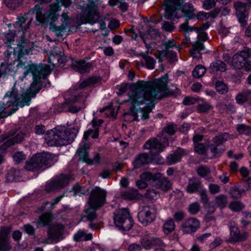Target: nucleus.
Masks as SVG:
<instances>
[{
	"mask_svg": "<svg viewBox=\"0 0 251 251\" xmlns=\"http://www.w3.org/2000/svg\"><path fill=\"white\" fill-rule=\"evenodd\" d=\"M29 73L32 74L33 81L25 94L19 93L14 85L11 91L6 93L3 101H0V119L13 114L18 109V106L29 105L31 98L35 97L41 89L40 79H45L50 71L47 65L31 64L24 72L23 78Z\"/></svg>",
	"mask_w": 251,
	"mask_h": 251,
	"instance_id": "f257e3e1",
	"label": "nucleus"
},
{
	"mask_svg": "<svg viewBox=\"0 0 251 251\" xmlns=\"http://www.w3.org/2000/svg\"><path fill=\"white\" fill-rule=\"evenodd\" d=\"M152 99H148L144 92L139 90H134L129 95L128 101L130 106L128 111L124 113L123 116L126 121L129 122L133 121H139L138 113H142L141 118L143 120L149 118V114L154 107V103L151 101Z\"/></svg>",
	"mask_w": 251,
	"mask_h": 251,
	"instance_id": "f03ea898",
	"label": "nucleus"
},
{
	"mask_svg": "<svg viewBox=\"0 0 251 251\" xmlns=\"http://www.w3.org/2000/svg\"><path fill=\"white\" fill-rule=\"evenodd\" d=\"M168 75L166 74L159 79L153 81H142L138 82V86L135 90L143 91L144 94L148 99H161L169 95L174 94V90L167 87Z\"/></svg>",
	"mask_w": 251,
	"mask_h": 251,
	"instance_id": "7ed1b4c3",
	"label": "nucleus"
},
{
	"mask_svg": "<svg viewBox=\"0 0 251 251\" xmlns=\"http://www.w3.org/2000/svg\"><path fill=\"white\" fill-rule=\"evenodd\" d=\"M184 0H164V5L165 6L164 16L165 19L169 20L173 24L177 23L178 20L181 17L178 12L181 10L186 18L185 22L189 20L195 18V15L194 13L195 9L192 4L188 3V8H182V4Z\"/></svg>",
	"mask_w": 251,
	"mask_h": 251,
	"instance_id": "20e7f679",
	"label": "nucleus"
},
{
	"mask_svg": "<svg viewBox=\"0 0 251 251\" xmlns=\"http://www.w3.org/2000/svg\"><path fill=\"white\" fill-rule=\"evenodd\" d=\"M106 192L100 187H96L91 191L88 203L89 207L85 209V215L83 218H86L89 221H92L97 217L96 210L102 206L105 202Z\"/></svg>",
	"mask_w": 251,
	"mask_h": 251,
	"instance_id": "39448f33",
	"label": "nucleus"
},
{
	"mask_svg": "<svg viewBox=\"0 0 251 251\" xmlns=\"http://www.w3.org/2000/svg\"><path fill=\"white\" fill-rule=\"evenodd\" d=\"M57 161V156L49 152L38 153L34 154L26 161L25 168L28 171L45 170L53 165Z\"/></svg>",
	"mask_w": 251,
	"mask_h": 251,
	"instance_id": "423d86ee",
	"label": "nucleus"
},
{
	"mask_svg": "<svg viewBox=\"0 0 251 251\" xmlns=\"http://www.w3.org/2000/svg\"><path fill=\"white\" fill-rule=\"evenodd\" d=\"M56 7L53 4L50 8L44 14H42V8L40 5H36L34 8L28 11L29 14H35L36 21L39 25L42 26L50 25V29L56 34V29H58V26L54 22L58 19L59 14L53 10L52 6Z\"/></svg>",
	"mask_w": 251,
	"mask_h": 251,
	"instance_id": "0eeeda50",
	"label": "nucleus"
},
{
	"mask_svg": "<svg viewBox=\"0 0 251 251\" xmlns=\"http://www.w3.org/2000/svg\"><path fill=\"white\" fill-rule=\"evenodd\" d=\"M33 48V43L22 40L16 48H10L4 52V55L6 56L8 62L10 59L12 61H16L24 55L29 54Z\"/></svg>",
	"mask_w": 251,
	"mask_h": 251,
	"instance_id": "6e6552de",
	"label": "nucleus"
},
{
	"mask_svg": "<svg viewBox=\"0 0 251 251\" xmlns=\"http://www.w3.org/2000/svg\"><path fill=\"white\" fill-rule=\"evenodd\" d=\"M89 4L86 7H83L82 10L84 21L82 23L94 24L98 22L100 24V29L104 30L106 28V25L103 20H100L99 13L98 12V5L93 0H88Z\"/></svg>",
	"mask_w": 251,
	"mask_h": 251,
	"instance_id": "1a4fd4ad",
	"label": "nucleus"
},
{
	"mask_svg": "<svg viewBox=\"0 0 251 251\" xmlns=\"http://www.w3.org/2000/svg\"><path fill=\"white\" fill-rule=\"evenodd\" d=\"M114 221L119 229L125 231L130 230L133 224V221L127 209L117 210L114 214Z\"/></svg>",
	"mask_w": 251,
	"mask_h": 251,
	"instance_id": "9d476101",
	"label": "nucleus"
},
{
	"mask_svg": "<svg viewBox=\"0 0 251 251\" xmlns=\"http://www.w3.org/2000/svg\"><path fill=\"white\" fill-rule=\"evenodd\" d=\"M65 226L62 224L54 223L50 225L48 229V238L44 240V243L49 244V241L50 240L56 243L64 238Z\"/></svg>",
	"mask_w": 251,
	"mask_h": 251,
	"instance_id": "9b49d317",
	"label": "nucleus"
},
{
	"mask_svg": "<svg viewBox=\"0 0 251 251\" xmlns=\"http://www.w3.org/2000/svg\"><path fill=\"white\" fill-rule=\"evenodd\" d=\"M156 212L157 209L154 204L143 206L138 212V220L142 224L147 225L155 220Z\"/></svg>",
	"mask_w": 251,
	"mask_h": 251,
	"instance_id": "f8f14e48",
	"label": "nucleus"
},
{
	"mask_svg": "<svg viewBox=\"0 0 251 251\" xmlns=\"http://www.w3.org/2000/svg\"><path fill=\"white\" fill-rule=\"evenodd\" d=\"M71 177L70 175L61 174L46 185V190L49 192L59 191L67 186L70 183Z\"/></svg>",
	"mask_w": 251,
	"mask_h": 251,
	"instance_id": "ddd939ff",
	"label": "nucleus"
},
{
	"mask_svg": "<svg viewBox=\"0 0 251 251\" xmlns=\"http://www.w3.org/2000/svg\"><path fill=\"white\" fill-rule=\"evenodd\" d=\"M248 52L244 51L235 54L232 57V66L236 69H244L246 71L251 70V61L249 60Z\"/></svg>",
	"mask_w": 251,
	"mask_h": 251,
	"instance_id": "4468645a",
	"label": "nucleus"
},
{
	"mask_svg": "<svg viewBox=\"0 0 251 251\" xmlns=\"http://www.w3.org/2000/svg\"><path fill=\"white\" fill-rule=\"evenodd\" d=\"M78 131V128L73 127L67 129L62 128H58V140L62 141L63 144H58V146H65L72 143L76 137Z\"/></svg>",
	"mask_w": 251,
	"mask_h": 251,
	"instance_id": "2eb2a0df",
	"label": "nucleus"
},
{
	"mask_svg": "<svg viewBox=\"0 0 251 251\" xmlns=\"http://www.w3.org/2000/svg\"><path fill=\"white\" fill-rule=\"evenodd\" d=\"M169 146L168 139L166 137H162L159 140L157 138H152L148 140L144 145L145 149L154 151L156 153L161 152Z\"/></svg>",
	"mask_w": 251,
	"mask_h": 251,
	"instance_id": "dca6fc26",
	"label": "nucleus"
},
{
	"mask_svg": "<svg viewBox=\"0 0 251 251\" xmlns=\"http://www.w3.org/2000/svg\"><path fill=\"white\" fill-rule=\"evenodd\" d=\"M249 5L247 2L244 3L241 1H237L233 4V7L236 11V15L242 26H245L247 25L249 10H250L248 8Z\"/></svg>",
	"mask_w": 251,
	"mask_h": 251,
	"instance_id": "f3484780",
	"label": "nucleus"
},
{
	"mask_svg": "<svg viewBox=\"0 0 251 251\" xmlns=\"http://www.w3.org/2000/svg\"><path fill=\"white\" fill-rule=\"evenodd\" d=\"M230 229V237L229 242L230 243H236L243 242L246 240L249 236L247 232H240L236 224L234 222H230L229 223Z\"/></svg>",
	"mask_w": 251,
	"mask_h": 251,
	"instance_id": "a211bd4d",
	"label": "nucleus"
},
{
	"mask_svg": "<svg viewBox=\"0 0 251 251\" xmlns=\"http://www.w3.org/2000/svg\"><path fill=\"white\" fill-rule=\"evenodd\" d=\"M208 39L207 34L204 32L198 33L197 41L193 44V48L190 53L193 58L199 59L201 58L200 51L204 49V46L201 42H204Z\"/></svg>",
	"mask_w": 251,
	"mask_h": 251,
	"instance_id": "6ab92c4d",
	"label": "nucleus"
},
{
	"mask_svg": "<svg viewBox=\"0 0 251 251\" xmlns=\"http://www.w3.org/2000/svg\"><path fill=\"white\" fill-rule=\"evenodd\" d=\"M11 228L8 226L2 227L0 229V250L9 251L11 249L8 239Z\"/></svg>",
	"mask_w": 251,
	"mask_h": 251,
	"instance_id": "aec40b11",
	"label": "nucleus"
},
{
	"mask_svg": "<svg viewBox=\"0 0 251 251\" xmlns=\"http://www.w3.org/2000/svg\"><path fill=\"white\" fill-rule=\"evenodd\" d=\"M199 227V221L194 218H191L186 220L181 225L182 231L187 234L195 232Z\"/></svg>",
	"mask_w": 251,
	"mask_h": 251,
	"instance_id": "412c9836",
	"label": "nucleus"
},
{
	"mask_svg": "<svg viewBox=\"0 0 251 251\" xmlns=\"http://www.w3.org/2000/svg\"><path fill=\"white\" fill-rule=\"evenodd\" d=\"M210 25V23L207 22L202 24L198 28L189 26L188 21H186L179 25V29L180 31H183L186 33L195 30L196 31L197 33H200L201 31L203 32L204 30L207 29L209 27Z\"/></svg>",
	"mask_w": 251,
	"mask_h": 251,
	"instance_id": "4be33fe9",
	"label": "nucleus"
},
{
	"mask_svg": "<svg viewBox=\"0 0 251 251\" xmlns=\"http://www.w3.org/2000/svg\"><path fill=\"white\" fill-rule=\"evenodd\" d=\"M154 187L159 189L164 192H167L171 190L172 187L171 181L167 177L160 176L156 179L155 183H153Z\"/></svg>",
	"mask_w": 251,
	"mask_h": 251,
	"instance_id": "5701e85b",
	"label": "nucleus"
},
{
	"mask_svg": "<svg viewBox=\"0 0 251 251\" xmlns=\"http://www.w3.org/2000/svg\"><path fill=\"white\" fill-rule=\"evenodd\" d=\"M184 150L178 148L172 153L169 154L166 157V162L169 165H172L179 162L182 157L185 154Z\"/></svg>",
	"mask_w": 251,
	"mask_h": 251,
	"instance_id": "b1692460",
	"label": "nucleus"
},
{
	"mask_svg": "<svg viewBox=\"0 0 251 251\" xmlns=\"http://www.w3.org/2000/svg\"><path fill=\"white\" fill-rule=\"evenodd\" d=\"M58 135V128H55L54 130L48 131L45 137L46 142L50 145L58 146V144H63L62 141L58 140L57 136Z\"/></svg>",
	"mask_w": 251,
	"mask_h": 251,
	"instance_id": "393cba45",
	"label": "nucleus"
},
{
	"mask_svg": "<svg viewBox=\"0 0 251 251\" xmlns=\"http://www.w3.org/2000/svg\"><path fill=\"white\" fill-rule=\"evenodd\" d=\"M202 187L201 182L197 178H190L188 179V185L186 190L188 193H194L199 192Z\"/></svg>",
	"mask_w": 251,
	"mask_h": 251,
	"instance_id": "a878e982",
	"label": "nucleus"
},
{
	"mask_svg": "<svg viewBox=\"0 0 251 251\" xmlns=\"http://www.w3.org/2000/svg\"><path fill=\"white\" fill-rule=\"evenodd\" d=\"M151 162L149 156L146 153H142L138 155L133 162L134 169L141 168L144 165L149 164Z\"/></svg>",
	"mask_w": 251,
	"mask_h": 251,
	"instance_id": "bb28decb",
	"label": "nucleus"
},
{
	"mask_svg": "<svg viewBox=\"0 0 251 251\" xmlns=\"http://www.w3.org/2000/svg\"><path fill=\"white\" fill-rule=\"evenodd\" d=\"M91 67V64L85 61L75 62V64L73 65V68L81 74L89 72Z\"/></svg>",
	"mask_w": 251,
	"mask_h": 251,
	"instance_id": "cd10ccee",
	"label": "nucleus"
},
{
	"mask_svg": "<svg viewBox=\"0 0 251 251\" xmlns=\"http://www.w3.org/2000/svg\"><path fill=\"white\" fill-rule=\"evenodd\" d=\"M61 21L62 22L60 25L58 26V29H56V35L57 37H63L65 33L67 31L68 21L69 20L67 13H63L62 15Z\"/></svg>",
	"mask_w": 251,
	"mask_h": 251,
	"instance_id": "c85d7f7f",
	"label": "nucleus"
},
{
	"mask_svg": "<svg viewBox=\"0 0 251 251\" xmlns=\"http://www.w3.org/2000/svg\"><path fill=\"white\" fill-rule=\"evenodd\" d=\"M226 64L223 61L217 60L212 62L210 64L209 72L212 74H215L218 71L223 72L226 70Z\"/></svg>",
	"mask_w": 251,
	"mask_h": 251,
	"instance_id": "c756f323",
	"label": "nucleus"
},
{
	"mask_svg": "<svg viewBox=\"0 0 251 251\" xmlns=\"http://www.w3.org/2000/svg\"><path fill=\"white\" fill-rule=\"evenodd\" d=\"M160 176V173L152 174L151 173L145 172L140 175V179L154 186L153 183H155L156 179Z\"/></svg>",
	"mask_w": 251,
	"mask_h": 251,
	"instance_id": "7c9ffc66",
	"label": "nucleus"
},
{
	"mask_svg": "<svg viewBox=\"0 0 251 251\" xmlns=\"http://www.w3.org/2000/svg\"><path fill=\"white\" fill-rule=\"evenodd\" d=\"M89 148L90 144L84 143L78 148L77 151V153L79 156V159L86 163L89 158L88 151Z\"/></svg>",
	"mask_w": 251,
	"mask_h": 251,
	"instance_id": "2f4dec72",
	"label": "nucleus"
},
{
	"mask_svg": "<svg viewBox=\"0 0 251 251\" xmlns=\"http://www.w3.org/2000/svg\"><path fill=\"white\" fill-rule=\"evenodd\" d=\"M53 219V215L51 213H45L39 217L38 222L39 225H42L43 226L49 225Z\"/></svg>",
	"mask_w": 251,
	"mask_h": 251,
	"instance_id": "473e14b6",
	"label": "nucleus"
},
{
	"mask_svg": "<svg viewBox=\"0 0 251 251\" xmlns=\"http://www.w3.org/2000/svg\"><path fill=\"white\" fill-rule=\"evenodd\" d=\"M251 94V90H246L238 94L235 98L237 103L240 104H243L248 99H250Z\"/></svg>",
	"mask_w": 251,
	"mask_h": 251,
	"instance_id": "72a5a7b5",
	"label": "nucleus"
},
{
	"mask_svg": "<svg viewBox=\"0 0 251 251\" xmlns=\"http://www.w3.org/2000/svg\"><path fill=\"white\" fill-rule=\"evenodd\" d=\"M92 238V234L91 233L86 234L81 230H79L74 236V239L75 241H88L91 240Z\"/></svg>",
	"mask_w": 251,
	"mask_h": 251,
	"instance_id": "f704fd0d",
	"label": "nucleus"
},
{
	"mask_svg": "<svg viewBox=\"0 0 251 251\" xmlns=\"http://www.w3.org/2000/svg\"><path fill=\"white\" fill-rule=\"evenodd\" d=\"M138 195V190L134 189H130L127 191L122 192L121 194L123 198L129 200L136 199Z\"/></svg>",
	"mask_w": 251,
	"mask_h": 251,
	"instance_id": "c9c22d12",
	"label": "nucleus"
},
{
	"mask_svg": "<svg viewBox=\"0 0 251 251\" xmlns=\"http://www.w3.org/2000/svg\"><path fill=\"white\" fill-rule=\"evenodd\" d=\"M5 61L6 62V64L1 63L0 66V77L2 75H6L10 72H12V70L10 68L9 65L12 64V62H14V61H12L10 59L9 61L8 62L6 59L7 57L5 55Z\"/></svg>",
	"mask_w": 251,
	"mask_h": 251,
	"instance_id": "e433bc0d",
	"label": "nucleus"
},
{
	"mask_svg": "<svg viewBox=\"0 0 251 251\" xmlns=\"http://www.w3.org/2000/svg\"><path fill=\"white\" fill-rule=\"evenodd\" d=\"M215 88L218 93L224 95L228 91V87L226 84L223 81H217L215 83Z\"/></svg>",
	"mask_w": 251,
	"mask_h": 251,
	"instance_id": "4c0bfd02",
	"label": "nucleus"
},
{
	"mask_svg": "<svg viewBox=\"0 0 251 251\" xmlns=\"http://www.w3.org/2000/svg\"><path fill=\"white\" fill-rule=\"evenodd\" d=\"M175 228V225L173 219H170L166 221L163 227V231L165 234H169Z\"/></svg>",
	"mask_w": 251,
	"mask_h": 251,
	"instance_id": "58836bf2",
	"label": "nucleus"
},
{
	"mask_svg": "<svg viewBox=\"0 0 251 251\" xmlns=\"http://www.w3.org/2000/svg\"><path fill=\"white\" fill-rule=\"evenodd\" d=\"M140 55L145 60L146 65L148 68L152 69L154 68L155 60L152 57L148 55L144 52H141Z\"/></svg>",
	"mask_w": 251,
	"mask_h": 251,
	"instance_id": "ea45409f",
	"label": "nucleus"
},
{
	"mask_svg": "<svg viewBox=\"0 0 251 251\" xmlns=\"http://www.w3.org/2000/svg\"><path fill=\"white\" fill-rule=\"evenodd\" d=\"M215 202L217 205L223 209L226 207L227 203V197L225 195H220L215 198Z\"/></svg>",
	"mask_w": 251,
	"mask_h": 251,
	"instance_id": "a19ab883",
	"label": "nucleus"
},
{
	"mask_svg": "<svg viewBox=\"0 0 251 251\" xmlns=\"http://www.w3.org/2000/svg\"><path fill=\"white\" fill-rule=\"evenodd\" d=\"M228 138V134L227 133H224L214 137L212 139V141L213 143L217 145V146H220L223 143L226 142Z\"/></svg>",
	"mask_w": 251,
	"mask_h": 251,
	"instance_id": "79ce46f5",
	"label": "nucleus"
},
{
	"mask_svg": "<svg viewBox=\"0 0 251 251\" xmlns=\"http://www.w3.org/2000/svg\"><path fill=\"white\" fill-rule=\"evenodd\" d=\"M237 131L240 134L249 135L251 134V126L244 125L239 124L237 126Z\"/></svg>",
	"mask_w": 251,
	"mask_h": 251,
	"instance_id": "37998d69",
	"label": "nucleus"
},
{
	"mask_svg": "<svg viewBox=\"0 0 251 251\" xmlns=\"http://www.w3.org/2000/svg\"><path fill=\"white\" fill-rule=\"evenodd\" d=\"M15 38V34L11 32L4 34L3 41L5 44L8 47L9 50L10 48H12L11 45L14 43Z\"/></svg>",
	"mask_w": 251,
	"mask_h": 251,
	"instance_id": "c03bdc74",
	"label": "nucleus"
},
{
	"mask_svg": "<svg viewBox=\"0 0 251 251\" xmlns=\"http://www.w3.org/2000/svg\"><path fill=\"white\" fill-rule=\"evenodd\" d=\"M206 72V69L202 65H197L193 71L192 74L194 77L200 78Z\"/></svg>",
	"mask_w": 251,
	"mask_h": 251,
	"instance_id": "a18cd8bd",
	"label": "nucleus"
},
{
	"mask_svg": "<svg viewBox=\"0 0 251 251\" xmlns=\"http://www.w3.org/2000/svg\"><path fill=\"white\" fill-rule=\"evenodd\" d=\"M161 54H164L170 63L177 61L176 52L173 50H162Z\"/></svg>",
	"mask_w": 251,
	"mask_h": 251,
	"instance_id": "49530a36",
	"label": "nucleus"
},
{
	"mask_svg": "<svg viewBox=\"0 0 251 251\" xmlns=\"http://www.w3.org/2000/svg\"><path fill=\"white\" fill-rule=\"evenodd\" d=\"M6 6L11 9H15L22 3L23 0H3Z\"/></svg>",
	"mask_w": 251,
	"mask_h": 251,
	"instance_id": "de8ad7c7",
	"label": "nucleus"
},
{
	"mask_svg": "<svg viewBox=\"0 0 251 251\" xmlns=\"http://www.w3.org/2000/svg\"><path fill=\"white\" fill-rule=\"evenodd\" d=\"M219 146L215 144H211L208 146L211 152L213 153V156L214 157H219L224 152V150H220L218 148Z\"/></svg>",
	"mask_w": 251,
	"mask_h": 251,
	"instance_id": "09e8293b",
	"label": "nucleus"
},
{
	"mask_svg": "<svg viewBox=\"0 0 251 251\" xmlns=\"http://www.w3.org/2000/svg\"><path fill=\"white\" fill-rule=\"evenodd\" d=\"M59 59V53L51 52L48 57V62L53 66L57 67L58 63L56 62Z\"/></svg>",
	"mask_w": 251,
	"mask_h": 251,
	"instance_id": "8fccbe9b",
	"label": "nucleus"
},
{
	"mask_svg": "<svg viewBox=\"0 0 251 251\" xmlns=\"http://www.w3.org/2000/svg\"><path fill=\"white\" fill-rule=\"evenodd\" d=\"M199 195L200 196L201 201L203 203V207L207 206L208 203L209 202V200L206 190L203 189L200 191Z\"/></svg>",
	"mask_w": 251,
	"mask_h": 251,
	"instance_id": "3c124183",
	"label": "nucleus"
},
{
	"mask_svg": "<svg viewBox=\"0 0 251 251\" xmlns=\"http://www.w3.org/2000/svg\"><path fill=\"white\" fill-rule=\"evenodd\" d=\"M229 208L233 211H239L243 209L244 205L239 201H232L229 205Z\"/></svg>",
	"mask_w": 251,
	"mask_h": 251,
	"instance_id": "603ef678",
	"label": "nucleus"
},
{
	"mask_svg": "<svg viewBox=\"0 0 251 251\" xmlns=\"http://www.w3.org/2000/svg\"><path fill=\"white\" fill-rule=\"evenodd\" d=\"M243 192H244V190H240L237 187H234L230 190L229 194L232 198L238 199L241 197Z\"/></svg>",
	"mask_w": 251,
	"mask_h": 251,
	"instance_id": "864d4df0",
	"label": "nucleus"
},
{
	"mask_svg": "<svg viewBox=\"0 0 251 251\" xmlns=\"http://www.w3.org/2000/svg\"><path fill=\"white\" fill-rule=\"evenodd\" d=\"M197 173L201 177H204L210 174V171L208 167L201 166L197 169Z\"/></svg>",
	"mask_w": 251,
	"mask_h": 251,
	"instance_id": "5fc2aeb1",
	"label": "nucleus"
},
{
	"mask_svg": "<svg viewBox=\"0 0 251 251\" xmlns=\"http://www.w3.org/2000/svg\"><path fill=\"white\" fill-rule=\"evenodd\" d=\"M148 35H150L151 38H155L160 36V33L158 29L151 26H149L147 30Z\"/></svg>",
	"mask_w": 251,
	"mask_h": 251,
	"instance_id": "6e6d98bb",
	"label": "nucleus"
},
{
	"mask_svg": "<svg viewBox=\"0 0 251 251\" xmlns=\"http://www.w3.org/2000/svg\"><path fill=\"white\" fill-rule=\"evenodd\" d=\"M212 108V106L207 103H201L197 106L198 111L201 113H206Z\"/></svg>",
	"mask_w": 251,
	"mask_h": 251,
	"instance_id": "4d7b16f0",
	"label": "nucleus"
},
{
	"mask_svg": "<svg viewBox=\"0 0 251 251\" xmlns=\"http://www.w3.org/2000/svg\"><path fill=\"white\" fill-rule=\"evenodd\" d=\"M85 107V104L84 103V102L80 106H73L70 105L68 107L67 111L73 114L77 113L80 110L82 109H83Z\"/></svg>",
	"mask_w": 251,
	"mask_h": 251,
	"instance_id": "13d9d810",
	"label": "nucleus"
},
{
	"mask_svg": "<svg viewBox=\"0 0 251 251\" xmlns=\"http://www.w3.org/2000/svg\"><path fill=\"white\" fill-rule=\"evenodd\" d=\"M25 136V134L24 133L20 132L14 137L9 140L13 142V145L15 144H18L23 141L24 139Z\"/></svg>",
	"mask_w": 251,
	"mask_h": 251,
	"instance_id": "bf43d9fd",
	"label": "nucleus"
},
{
	"mask_svg": "<svg viewBox=\"0 0 251 251\" xmlns=\"http://www.w3.org/2000/svg\"><path fill=\"white\" fill-rule=\"evenodd\" d=\"M188 209L189 212L191 214L195 215L200 211V205L199 203L195 202L190 204Z\"/></svg>",
	"mask_w": 251,
	"mask_h": 251,
	"instance_id": "052dcab7",
	"label": "nucleus"
},
{
	"mask_svg": "<svg viewBox=\"0 0 251 251\" xmlns=\"http://www.w3.org/2000/svg\"><path fill=\"white\" fill-rule=\"evenodd\" d=\"M23 231L30 236L35 235V229L34 227L29 224L25 225L22 228Z\"/></svg>",
	"mask_w": 251,
	"mask_h": 251,
	"instance_id": "680f3d73",
	"label": "nucleus"
},
{
	"mask_svg": "<svg viewBox=\"0 0 251 251\" xmlns=\"http://www.w3.org/2000/svg\"><path fill=\"white\" fill-rule=\"evenodd\" d=\"M13 158L14 161L17 164L21 163L25 158V155L23 154V153L20 151L14 153L13 155Z\"/></svg>",
	"mask_w": 251,
	"mask_h": 251,
	"instance_id": "e2e57ef3",
	"label": "nucleus"
},
{
	"mask_svg": "<svg viewBox=\"0 0 251 251\" xmlns=\"http://www.w3.org/2000/svg\"><path fill=\"white\" fill-rule=\"evenodd\" d=\"M80 98V95L73 96L68 99H66L65 101L63 103V106L65 105H70L73 103L77 102Z\"/></svg>",
	"mask_w": 251,
	"mask_h": 251,
	"instance_id": "0e129e2a",
	"label": "nucleus"
},
{
	"mask_svg": "<svg viewBox=\"0 0 251 251\" xmlns=\"http://www.w3.org/2000/svg\"><path fill=\"white\" fill-rule=\"evenodd\" d=\"M195 151L200 154H203L206 151V147L202 143H197L195 145Z\"/></svg>",
	"mask_w": 251,
	"mask_h": 251,
	"instance_id": "69168bd1",
	"label": "nucleus"
},
{
	"mask_svg": "<svg viewBox=\"0 0 251 251\" xmlns=\"http://www.w3.org/2000/svg\"><path fill=\"white\" fill-rule=\"evenodd\" d=\"M140 243L142 246L147 249L149 250L152 248L151 238L149 239L147 238H142L141 239Z\"/></svg>",
	"mask_w": 251,
	"mask_h": 251,
	"instance_id": "338daca9",
	"label": "nucleus"
},
{
	"mask_svg": "<svg viewBox=\"0 0 251 251\" xmlns=\"http://www.w3.org/2000/svg\"><path fill=\"white\" fill-rule=\"evenodd\" d=\"M215 0H205L203 2L202 6L206 10H209L215 6Z\"/></svg>",
	"mask_w": 251,
	"mask_h": 251,
	"instance_id": "774afa93",
	"label": "nucleus"
}]
</instances>
